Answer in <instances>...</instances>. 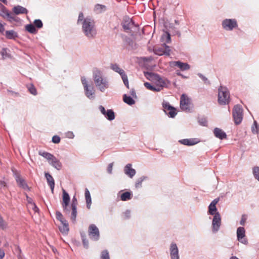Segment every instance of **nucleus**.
I'll use <instances>...</instances> for the list:
<instances>
[{
    "label": "nucleus",
    "mask_w": 259,
    "mask_h": 259,
    "mask_svg": "<svg viewBox=\"0 0 259 259\" xmlns=\"http://www.w3.org/2000/svg\"><path fill=\"white\" fill-rule=\"evenodd\" d=\"M101 259H110L109 253L108 250H104L102 251L101 254Z\"/></svg>",
    "instance_id": "c03bdc74"
},
{
    "label": "nucleus",
    "mask_w": 259,
    "mask_h": 259,
    "mask_svg": "<svg viewBox=\"0 0 259 259\" xmlns=\"http://www.w3.org/2000/svg\"><path fill=\"white\" fill-rule=\"evenodd\" d=\"M85 18H84L83 14L82 12L79 13L78 15V18L77 20V24H81V22H83L84 19H85Z\"/></svg>",
    "instance_id": "3c124183"
},
{
    "label": "nucleus",
    "mask_w": 259,
    "mask_h": 259,
    "mask_svg": "<svg viewBox=\"0 0 259 259\" xmlns=\"http://www.w3.org/2000/svg\"><path fill=\"white\" fill-rule=\"evenodd\" d=\"M45 177L47 183L53 192L55 187V181L52 176L49 172H45Z\"/></svg>",
    "instance_id": "393cba45"
},
{
    "label": "nucleus",
    "mask_w": 259,
    "mask_h": 259,
    "mask_svg": "<svg viewBox=\"0 0 259 259\" xmlns=\"http://www.w3.org/2000/svg\"><path fill=\"white\" fill-rule=\"evenodd\" d=\"M28 12L27 9L20 5L15 6L13 8V12L14 14L17 15L20 14H27Z\"/></svg>",
    "instance_id": "4be33fe9"
},
{
    "label": "nucleus",
    "mask_w": 259,
    "mask_h": 259,
    "mask_svg": "<svg viewBox=\"0 0 259 259\" xmlns=\"http://www.w3.org/2000/svg\"><path fill=\"white\" fill-rule=\"evenodd\" d=\"M56 219L61 222V223H63L64 221H66L64 219L63 215L60 211H56Z\"/></svg>",
    "instance_id": "49530a36"
},
{
    "label": "nucleus",
    "mask_w": 259,
    "mask_h": 259,
    "mask_svg": "<svg viewBox=\"0 0 259 259\" xmlns=\"http://www.w3.org/2000/svg\"><path fill=\"white\" fill-rule=\"evenodd\" d=\"M213 134L215 137L220 140H223L227 138V135L222 129L215 127L213 130Z\"/></svg>",
    "instance_id": "412c9836"
},
{
    "label": "nucleus",
    "mask_w": 259,
    "mask_h": 259,
    "mask_svg": "<svg viewBox=\"0 0 259 259\" xmlns=\"http://www.w3.org/2000/svg\"><path fill=\"white\" fill-rule=\"evenodd\" d=\"M122 78V79L123 80V82L124 84V85L127 88H129V85H128V78L127 76V75H125V76H123Z\"/></svg>",
    "instance_id": "6e6d98bb"
},
{
    "label": "nucleus",
    "mask_w": 259,
    "mask_h": 259,
    "mask_svg": "<svg viewBox=\"0 0 259 259\" xmlns=\"http://www.w3.org/2000/svg\"><path fill=\"white\" fill-rule=\"evenodd\" d=\"M32 209L35 212H38L39 211V208L35 203H33Z\"/></svg>",
    "instance_id": "e2e57ef3"
},
{
    "label": "nucleus",
    "mask_w": 259,
    "mask_h": 259,
    "mask_svg": "<svg viewBox=\"0 0 259 259\" xmlns=\"http://www.w3.org/2000/svg\"><path fill=\"white\" fill-rule=\"evenodd\" d=\"M113 163H110L107 167V171L109 174H111L112 172Z\"/></svg>",
    "instance_id": "13d9d810"
},
{
    "label": "nucleus",
    "mask_w": 259,
    "mask_h": 259,
    "mask_svg": "<svg viewBox=\"0 0 259 259\" xmlns=\"http://www.w3.org/2000/svg\"><path fill=\"white\" fill-rule=\"evenodd\" d=\"M88 233L90 239L92 240L98 241L99 239V230L95 224H91L89 226Z\"/></svg>",
    "instance_id": "6e6552de"
},
{
    "label": "nucleus",
    "mask_w": 259,
    "mask_h": 259,
    "mask_svg": "<svg viewBox=\"0 0 259 259\" xmlns=\"http://www.w3.org/2000/svg\"><path fill=\"white\" fill-rule=\"evenodd\" d=\"M134 25V22L129 18L124 19L122 23V27L125 31L130 30Z\"/></svg>",
    "instance_id": "5701e85b"
},
{
    "label": "nucleus",
    "mask_w": 259,
    "mask_h": 259,
    "mask_svg": "<svg viewBox=\"0 0 259 259\" xmlns=\"http://www.w3.org/2000/svg\"><path fill=\"white\" fill-rule=\"evenodd\" d=\"M198 75L200 78H201L203 80L205 83L207 84H210V81L208 80L207 78L204 76L202 74L199 73L198 74Z\"/></svg>",
    "instance_id": "603ef678"
},
{
    "label": "nucleus",
    "mask_w": 259,
    "mask_h": 259,
    "mask_svg": "<svg viewBox=\"0 0 259 259\" xmlns=\"http://www.w3.org/2000/svg\"><path fill=\"white\" fill-rule=\"evenodd\" d=\"M93 78L96 88L101 92H104L109 87L108 78L104 76L102 71L100 69H93Z\"/></svg>",
    "instance_id": "f257e3e1"
},
{
    "label": "nucleus",
    "mask_w": 259,
    "mask_h": 259,
    "mask_svg": "<svg viewBox=\"0 0 259 259\" xmlns=\"http://www.w3.org/2000/svg\"><path fill=\"white\" fill-rule=\"evenodd\" d=\"M170 259H180L179 249L175 243H171L169 248Z\"/></svg>",
    "instance_id": "4468645a"
},
{
    "label": "nucleus",
    "mask_w": 259,
    "mask_h": 259,
    "mask_svg": "<svg viewBox=\"0 0 259 259\" xmlns=\"http://www.w3.org/2000/svg\"><path fill=\"white\" fill-rule=\"evenodd\" d=\"M175 66L179 68L182 71L188 70L190 68V66L187 63H184L180 61H174L172 62Z\"/></svg>",
    "instance_id": "aec40b11"
},
{
    "label": "nucleus",
    "mask_w": 259,
    "mask_h": 259,
    "mask_svg": "<svg viewBox=\"0 0 259 259\" xmlns=\"http://www.w3.org/2000/svg\"><path fill=\"white\" fill-rule=\"evenodd\" d=\"M20 20V19L16 17V16H15L13 14L11 13V15L9 18V21L10 22H19Z\"/></svg>",
    "instance_id": "8fccbe9b"
},
{
    "label": "nucleus",
    "mask_w": 259,
    "mask_h": 259,
    "mask_svg": "<svg viewBox=\"0 0 259 259\" xmlns=\"http://www.w3.org/2000/svg\"><path fill=\"white\" fill-rule=\"evenodd\" d=\"M247 216L246 214H243L241 216V220L240 221V224L241 226H244L245 222L247 220Z\"/></svg>",
    "instance_id": "864d4df0"
},
{
    "label": "nucleus",
    "mask_w": 259,
    "mask_h": 259,
    "mask_svg": "<svg viewBox=\"0 0 259 259\" xmlns=\"http://www.w3.org/2000/svg\"><path fill=\"white\" fill-rule=\"evenodd\" d=\"M162 38L166 43H169L171 40L170 35L167 32H165V33L162 36Z\"/></svg>",
    "instance_id": "37998d69"
},
{
    "label": "nucleus",
    "mask_w": 259,
    "mask_h": 259,
    "mask_svg": "<svg viewBox=\"0 0 259 259\" xmlns=\"http://www.w3.org/2000/svg\"><path fill=\"white\" fill-rule=\"evenodd\" d=\"M15 179H16V181L18 185L20 187L22 188L24 190H29V188L28 185L26 183L24 179H23V178H22L21 177L20 175L16 174L15 175Z\"/></svg>",
    "instance_id": "f3484780"
},
{
    "label": "nucleus",
    "mask_w": 259,
    "mask_h": 259,
    "mask_svg": "<svg viewBox=\"0 0 259 259\" xmlns=\"http://www.w3.org/2000/svg\"><path fill=\"white\" fill-rule=\"evenodd\" d=\"M162 107L163 108V111L170 118H174L177 114L176 111V109L171 106L167 102H163Z\"/></svg>",
    "instance_id": "1a4fd4ad"
},
{
    "label": "nucleus",
    "mask_w": 259,
    "mask_h": 259,
    "mask_svg": "<svg viewBox=\"0 0 259 259\" xmlns=\"http://www.w3.org/2000/svg\"><path fill=\"white\" fill-rule=\"evenodd\" d=\"M104 116L110 121L113 120L115 118V114L112 109L107 110Z\"/></svg>",
    "instance_id": "72a5a7b5"
},
{
    "label": "nucleus",
    "mask_w": 259,
    "mask_h": 259,
    "mask_svg": "<svg viewBox=\"0 0 259 259\" xmlns=\"http://www.w3.org/2000/svg\"><path fill=\"white\" fill-rule=\"evenodd\" d=\"M120 198L124 201L130 200L132 198V193L130 192H125L121 195Z\"/></svg>",
    "instance_id": "e433bc0d"
},
{
    "label": "nucleus",
    "mask_w": 259,
    "mask_h": 259,
    "mask_svg": "<svg viewBox=\"0 0 259 259\" xmlns=\"http://www.w3.org/2000/svg\"><path fill=\"white\" fill-rule=\"evenodd\" d=\"M123 101L129 105H132L135 103V100L131 96L124 94L123 96Z\"/></svg>",
    "instance_id": "473e14b6"
},
{
    "label": "nucleus",
    "mask_w": 259,
    "mask_h": 259,
    "mask_svg": "<svg viewBox=\"0 0 259 259\" xmlns=\"http://www.w3.org/2000/svg\"><path fill=\"white\" fill-rule=\"evenodd\" d=\"M99 109L100 110V111H101L102 114H103L104 115H105L107 111H106L105 108L103 106H102V105L99 106Z\"/></svg>",
    "instance_id": "bf43d9fd"
},
{
    "label": "nucleus",
    "mask_w": 259,
    "mask_h": 259,
    "mask_svg": "<svg viewBox=\"0 0 259 259\" xmlns=\"http://www.w3.org/2000/svg\"><path fill=\"white\" fill-rule=\"evenodd\" d=\"M158 74L149 72H145L144 76L148 80H156L158 78Z\"/></svg>",
    "instance_id": "cd10ccee"
},
{
    "label": "nucleus",
    "mask_w": 259,
    "mask_h": 259,
    "mask_svg": "<svg viewBox=\"0 0 259 259\" xmlns=\"http://www.w3.org/2000/svg\"><path fill=\"white\" fill-rule=\"evenodd\" d=\"M27 88L30 94L34 96L37 95L36 89L33 84L28 85L27 86Z\"/></svg>",
    "instance_id": "a19ab883"
},
{
    "label": "nucleus",
    "mask_w": 259,
    "mask_h": 259,
    "mask_svg": "<svg viewBox=\"0 0 259 259\" xmlns=\"http://www.w3.org/2000/svg\"><path fill=\"white\" fill-rule=\"evenodd\" d=\"M144 86L148 90L155 92H159L161 90V87H154L150 83L146 82L144 83Z\"/></svg>",
    "instance_id": "2f4dec72"
},
{
    "label": "nucleus",
    "mask_w": 259,
    "mask_h": 259,
    "mask_svg": "<svg viewBox=\"0 0 259 259\" xmlns=\"http://www.w3.org/2000/svg\"><path fill=\"white\" fill-rule=\"evenodd\" d=\"M77 198L73 196L72 202L71 204V220H72L73 223H75L76 218L77 215Z\"/></svg>",
    "instance_id": "2eb2a0df"
},
{
    "label": "nucleus",
    "mask_w": 259,
    "mask_h": 259,
    "mask_svg": "<svg viewBox=\"0 0 259 259\" xmlns=\"http://www.w3.org/2000/svg\"><path fill=\"white\" fill-rule=\"evenodd\" d=\"M6 227V224L3 218L0 215V228L4 229Z\"/></svg>",
    "instance_id": "5fc2aeb1"
},
{
    "label": "nucleus",
    "mask_w": 259,
    "mask_h": 259,
    "mask_svg": "<svg viewBox=\"0 0 259 259\" xmlns=\"http://www.w3.org/2000/svg\"><path fill=\"white\" fill-rule=\"evenodd\" d=\"M63 225L62 228H60L61 232L63 233H67L69 231V225L67 221H64L63 223H61Z\"/></svg>",
    "instance_id": "4c0bfd02"
},
{
    "label": "nucleus",
    "mask_w": 259,
    "mask_h": 259,
    "mask_svg": "<svg viewBox=\"0 0 259 259\" xmlns=\"http://www.w3.org/2000/svg\"><path fill=\"white\" fill-rule=\"evenodd\" d=\"M25 28L27 31L32 34H35L37 32V30L34 25L31 24L27 25L25 27Z\"/></svg>",
    "instance_id": "58836bf2"
},
{
    "label": "nucleus",
    "mask_w": 259,
    "mask_h": 259,
    "mask_svg": "<svg viewBox=\"0 0 259 259\" xmlns=\"http://www.w3.org/2000/svg\"><path fill=\"white\" fill-rule=\"evenodd\" d=\"M230 93L225 87L220 86L218 89V103L221 105L229 104Z\"/></svg>",
    "instance_id": "20e7f679"
},
{
    "label": "nucleus",
    "mask_w": 259,
    "mask_h": 259,
    "mask_svg": "<svg viewBox=\"0 0 259 259\" xmlns=\"http://www.w3.org/2000/svg\"><path fill=\"white\" fill-rule=\"evenodd\" d=\"M257 127H258L257 123L256 121L254 120L253 122V124L251 127V131H252V132L253 134H258V131L257 130Z\"/></svg>",
    "instance_id": "de8ad7c7"
},
{
    "label": "nucleus",
    "mask_w": 259,
    "mask_h": 259,
    "mask_svg": "<svg viewBox=\"0 0 259 259\" xmlns=\"http://www.w3.org/2000/svg\"><path fill=\"white\" fill-rule=\"evenodd\" d=\"M147 179H148V177L146 176H142L138 178L135 183V187L137 189L141 188L143 182Z\"/></svg>",
    "instance_id": "f704fd0d"
},
{
    "label": "nucleus",
    "mask_w": 259,
    "mask_h": 259,
    "mask_svg": "<svg viewBox=\"0 0 259 259\" xmlns=\"http://www.w3.org/2000/svg\"><path fill=\"white\" fill-rule=\"evenodd\" d=\"M222 27L227 31H232L238 27L237 22L235 19H225L222 23Z\"/></svg>",
    "instance_id": "0eeeda50"
},
{
    "label": "nucleus",
    "mask_w": 259,
    "mask_h": 259,
    "mask_svg": "<svg viewBox=\"0 0 259 259\" xmlns=\"http://www.w3.org/2000/svg\"><path fill=\"white\" fill-rule=\"evenodd\" d=\"M70 200V196L68 193L64 189H63V200L62 202V206L63 211L66 214H69L70 210L68 206Z\"/></svg>",
    "instance_id": "9d476101"
},
{
    "label": "nucleus",
    "mask_w": 259,
    "mask_h": 259,
    "mask_svg": "<svg viewBox=\"0 0 259 259\" xmlns=\"http://www.w3.org/2000/svg\"><path fill=\"white\" fill-rule=\"evenodd\" d=\"M11 15V13L3 5H2L1 10L0 11V16L5 19L9 20Z\"/></svg>",
    "instance_id": "bb28decb"
},
{
    "label": "nucleus",
    "mask_w": 259,
    "mask_h": 259,
    "mask_svg": "<svg viewBox=\"0 0 259 259\" xmlns=\"http://www.w3.org/2000/svg\"><path fill=\"white\" fill-rule=\"evenodd\" d=\"M132 166V164L128 163L124 167V174L130 178H133L136 174V170L133 168Z\"/></svg>",
    "instance_id": "6ab92c4d"
},
{
    "label": "nucleus",
    "mask_w": 259,
    "mask_h": 259,
    "mask_svg": "<svg viewBox=\"0 0 259 259\" xmlns=\"http://www.w3.org/2000/svg\"><path fill=\"white\" fill-rule=\"evenodd\" d=\"M38 154L42 156L48 160V162L50 165H51L55 168L57 170H60L62 168V164L55 156H54L51 153L45 152V151H39Z\"/></svg>",
    "instance_id": "7ed1b4c3"
},
{
    "label": "nucleus",
    "mask_w": 259,
    "mask_h": 259,
    "mask_svg": "<svg viewBox=\"0 0 259 259\" xmlns=\"http://www.w3.org/2000/svg\"><path fill=\"white\" fill-rule=\"evenodd\" d=\"M81 81L83 86L85 96L90 99L95 98V90L93 86L89 85L86 78L82 76Z\"/></svg>",
    "instance_id": "423d86ee"
},
{
    "label": "nucleus",
    "mask_w": 259,
    "mask_h": 259,
    "mask_svg": "<svg viewBox=\"0 0 259 259\" xmlns=\"http://www.w3.org/2000/svg\"><path fill=\"white\" fill-rule=\"evenodd\" d=\"M190 101L189 99L184 94H183L180 98V108L185 111H189L190 110Z\"/></svg>",
    "instance_id": "ddd939ff"
},
{
    "label": "nucleus",
    "mask_w": 259,
    "mask_h": 259,
    "mask_svg": "<svg viewBox=\"0 0 259 259\" xmlns=\"http://www.w3.org/2000/svg\"><path fill=\"white\" fill-rule=\"evenodd\" d=\"M106 10V7L105 5L101 4H96L94 7V11L97 13H101Z\"/></svg>",
    "instance_id": "c756f323"
},
{
    "label": "nucleus",
    "mask_w": 259,
    "mask_h": 259,
    "mask_svg": "<svg viewBox=\"0 0 259 259\" xmlns=\"http://www.w3.org/2000/svg\"><path fill=\"white\" fill-rule=\"evenodd\" d=\"M110 68L114 71L119 73L121 77L126 75L125 71L122 69L120 68L117 64H111Z\"/></svg>",
    "instance_id": "b1692460"
},
{
    "label": "nucleus",
    "mask_w": 259,
    "mask_h": 259,
    "mask_svg": "<svg viewBox=\"0 0 259 259\" xmlns=\"http://www.w3.org/2000/svg\"><path fill=\"white\" fill-rule=\"evenodd\" d=\"M156 80L158 82V83L159 85V86H157V87H161V90L163 87H166L167 83H169L168 80L162 79L159 75H158V78H157Z\"/></svg>",
    "instance_id": "7c9ffc66"
},
{
    "label": "nucleus",
    "mask_w": 259,
    "mask_h": 259,
    "mask_svg": "<svg viewBox=\"0 0 259 259\" xmlns=\"http://www.w3.org/2000/svg\"><path fill=\"white\" fill-rule=\"evenodd\" d=\"M221 225V217L220 213H217L213 216L212 221V231L213 233L217 232Z\"/></svg>",
    "instance_id": "f8f14e48"
},
{
    "label": "nucleus",
    "mask_w": 259,
    "mask_h": 259,
    "mask_svg": "<svg viewBox=\"0 0 259 259\" xmlns=\"http://www.w3.org/2000/svg\"><path fill=\"white\" fill-rule=\"evenodd\" d=\"M2 55L3 56H8L7 54V49L3 48L2 49Z\"/></svg>",
    "instance_id": "69168bd1"
},
{
    "label": "nucleus",
    "mask_w": 259,
    "mask_h": 259,
    "mask_svg": "<svg viewBox=\"0 0 259 259\" xmlns=\"http://www.w3.org/2000/svg\"><path fill=\"white\" fill-rule=\"evenodd\" d=\"M81 25L82 31L86 37L89 39L95 37L97 34V30L94 20L90 17H87L81 22Z\"/></svg>",
    "instance_id": "f03ea898"
},
{
    "label": "nucleus",
    "mask_w": 259,
    "mask_h": 259,
    "mask_svg": "<svg viewBox=\"0 0 259 259\" xmlns=\"http://www.w3.org/2000/svg\"><path fill=\"white\" fill-rule=\"evenodd\" d=\"M81 237L84 247L88 248L89 247V241L85 237V235L84 233H81Z\"/></svg>",
    "instance_id": "79ce46f5"
},
{
    "label": "nucleus",
    "mask_w": 259,
    "mask_h": 259,
    "mask_svg": "<svg viewBox=\"0 0 259 259\" xmlns=\"http://www.w3.org/2000/svg\"><path fill=\"white\" fill-rule=\"evenodd\" d=\"M66 137L70 139H73L74 137V134L72 132H68L66 133Z\"/></svg>",
    "instance_id": "680f3d73"
},
{
    "label": "nucleus",
    "mask_w": 259,
    "mask_h": 259,
    "mask_svg": "<svg viewBox=\"0 0 259 259\" xmlns=\"http://www.w3.org/2000/svg\"><path fill=\"white\" fill-rule=\"evenodd\" d=\"M60 141V138L58 136H54L52 138V142L54 143L58 144Z\"/></svg>",
    "instance_id": "4d7b16f0"
},
{
    "label": "nucleus",
    "mask_w": 259,
    "mask_h": 259,
    "mask_svg": "<svg viewBox=\"0 0 259 259\" xmlns=\"http://www.w3.org/2000/svg\"><path fill=\"white\" fill-rule=\"evenodd\" d=\"M34 26L37 28H41L42 27L43 24L40 19L35 20L34 21Z\"/></svg>",
    "instance_id": "09e8293b"
},
{
    "label": "nucleus",
    "mask_w": 259,
    "mask_h": 259,
    "mask_svg": "<svg viewBox=\"0 0 259 259\" xmlns=\"http://www.w3.org/2000/svg\"><path fill=\"white\" fill-rule=\"evenodd\" d=\"M233 117L236 124H239L243 119V109L240 105H236L233 109Z\"/></svg>",
    "instance_id": "39448f33"
},
{
    "label": "nucleus",
    "mask_w": 259,
    "mask_h": 259,
    "mask_svg": "<svg viewBox=\"0 0 259 259\" xmlns=\"http://www.w3.org/2000/svg\"><path fill=\"white\" fill-rule=\"evenodd\" d=\"M198 122L201 125L207 126V120L206 117H202L198 118Z\"/></svg>",
    "instance_id": "a18cd8bd"
},
{
    "label": "nucleus",
    "mask_w": 259,
    "mask_h": 259,
    "mask_svg": "<svg viewBox=\"0 0 259 259\" xmlns=\"http://www.w3.org/2000/svg\"><path fill=\"white\" fill-rule=\"evenodd\" d=\"M5 256V252L3 249H0V259L3 258Z\"/></svg>",
    "instance_id": "774afa93"
},
{
    "label": "nucleus",
    "mask_w": 259,
    "mask_h": 259,
    "mask_svg": "<svg viewBox=\"0 0 259 259\" xmlns=\"http://www.w3.org/2000/svg\"><path fill=\"white\" fill-rule=\"evenodd\" d=\"M219 198H217L215 199H214V200H213L212 201V202L210 203V204L209 205H215L216 206V204L218 203V202L219 201Z\"/></svg>",
    "instance_id": "0e129e2a"
},
{
    "label": "nucleus",
    "mask_w": 259,
    "mask_h": 259,
    "mask_svg": "<svg viewBox=\"0 0 259 259\" xmlns=\"http://www.w3.org/2000/svg\"><path fill=\"white\" fill-rule=\"evenodd\" d=\"M0 186L1 188L6 187L7 186V183L4 181L1 180Z\"/></svg>",
    "instance_id": "338daca9"
},
{
    "label": "nucleus",
    "mask_w": 259,
    "mask_h": 259,
    "mask_svg": "<svg viewBox=\"0 0 259 259\" xmlns=\"http://www.w3.org/2000/svg\"><path fill=\"white\" fill-rule=\"evenodd\" d=\"M217 213H219L215 205H209L208 214L210 215H215Z\"/></svg>",
    "instance_id": "c9c22d12"
},
{
    "label": "nucleus",
    "mask_w": 259,
    "mask_h": 259,
    "mask_svg": "<svg viewBox=\"0 0 259 259\" xmlns=\"http://www.w3.org/2000/svg\"><path fill=\"white\" fill-rule=\"evenodd\" d=\"M252 173L254 178L259 182V166H254L252 168Z\"/></svg>",
    "instance_id": "ea45409f"
},
{
    "label": "nucleus",
    "mask_w": 259,
    "mask_h": 259,
    "mask_svg": "<svg viewBox=\"0 0 259 259\" xmlns=\"http://www.w3.org/2000/svg\"><path fill=\"white\" fill-rule=\"evenodd\" d=\"M130 214H131V211L129 210H126L124 213L125 219H129L130 218Z\"/></svg>",
    "instance_id": "052dcab7"
},
{
    "label": "nucleus",
    "mask_w": 259,
    "mask_h": 259,
    "mask_svg": "<svg viewBox=\"0 0 259 259\" xmlns=\"http://www.w3.org/2000/svg\"><path fill=\"white\" fill-rule=\"evenodd\" d=\"M5 35L6 37L9 39H15L18 37L17 32L14 30L6 31Z\"/></svg>",
    "instance_id": "a878e982"
},
{
    "label": "nucleus",
    "mask_w": 259,
    "mask_h": 259,
    "mask_svg": "<svg viewBox=\"0 0 259 259\" xmlns=\"http://www.w3.org/2000/svg\"><path fill=\"white\" fill-rule=\"evenodd\" d=\"M154 53L159 56L165 55L169 56L170 53V49L169 46L166 45L165 44L160 47L155 48L154 50Z\"/></svg>",
    "instance_id": "9b49d317"
},
{
    "label": "nucleus",
    "mask_w": 259,
    "mask_h": 259,
    "mask_svg": "<svg viewBox=\"0 0 259 259\" xmlns=\"http://www.w3.org/2000/svg\"><path fill=\"white\" fill-rule=\"evenodd\" d=\"M85 197L87 202V207L88 209H90L92 203V199L90 191L87 188L85 190Z\"/></svg>",
    "instance_id": "c85d7f7f"
},
{
    "label": "nucleus",
    "mask_w": 259,
    "mask_h": 259,
    "mask_svg": "<svg viewBox=\"0 0 259 259\" xmlns=\"http://www.w3.org/2000/svg\"><path fill=\"white\" fill-rule=\"evenodd\" d=\"M245 235V229L242 227H239L237 229V237L238 240L244 244H246L247 240L244 238Z\"/></svg>",
    "instance_id": "dca6fc26"
},
{
    "label": "nucleus",
    "mask_w": 259,
    "mask_h": 259,
    "mask_svg": "<svg viewBox=\"0 0 259 259\" xmlns=\"http://www.w3.org/2000/svg\"><path fill=\"white\" fill-rule=\"evenodd\" d=\"M181 144L186 146H193L199 142V140L197 138L184 139L179 141Z\"/></svg>",
    "instance_id": "a211bd4d"
}]
</instances>
